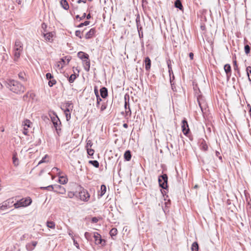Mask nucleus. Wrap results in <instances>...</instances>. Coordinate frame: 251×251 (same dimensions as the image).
<instances>
[{"label": "nucleus", "mask_w": 251, "mask_h": 251, "mask_svg": "<svg viewBox=\"0 0 251 251\" xmlns=\"http://www.w3.org/2000/svg\"><path fill=\"white\" fill-rule=\"evenodd\" d=\"M7 87L15 93H23L25 91V87L18 81L13 79H9L7 83Z\"/></svg>", "instance_id": "nucleus-1"}, {"label": "nucleus", "mask_w": 251, "mask_h": 251, "mask_svg": "<svg viewBox=\"0 0 251 251\" xmlns=\"http://www.w3.org/2000/svg\"><path fill=\"white\" fill-rule=\"evenodd\" d=\"M23 50V43L19 40H16L15 42L13 50L15 60H16L20 57L21 53L22 52Z\"/></svg>", "instance_id": "nucleus-2"}, {"label": "nucleus", "mask_w": 251, "mask_h": 251, "mask_svg": "<svg viewBox=\"0 0 251 251\" xmlns=\"http://www.w3.org/2000/svg\"><path fill=\"white\" fill-rule=\"evenodd\" d=\"M31 199L30 198H26L18 201L17 202L14 204V206L15 208H18L21 207L28 206L31 203Z\"/></svg>", "instance_id": "nucleus-3"}, {"label": "nucleus", "mask_w": 251, "mask_h": 251, "mask_svg": "<svg viewBox=\"0 0 251 251\" xmlns=\"http://www.w3.org/2000/svg\"><path fill=\"white\" fill-rule=\"evenodd\" d=\"M158 182L160 187L164 189L168 187V176L166 174H163L158 177Z\"/></svg>", "instance_id": "nucleus-4"}, {"label": "nucleus", "mask_w": 251, "mask_h": 251, "mask_svg": "<svg viewBox=\"0 0 251 251\" xmlns=\"http://www.w3.org/2000/svg\"><path fill=\"white\" fill-rule=\"evenodd\" d=\"M93 237L94 238L95 242L96 245H101L103 246L105 244V241L101 239V235L98 232H94Z\"/></svg>", "instance_id": "nucleus-5"}, {"label": "nucleus", "mask_w": 251, "mask_h": 251, "mask_svg": "<svg viewBox=\"0 0 251 251\" xmlns=\"http://www.w3.org/2000/svg\"><path fill=\"white\" fill-rule=\"evenodd\" d=\"M181 128L183 134L186 135L189 133L190 129L187 121L185 119H183L182 121Z\"/></svg>", "instance_id": "nucleus-6"}, {"label": "nucleus", "mask_w": 251, "mask_h": 251, "mask_svg": "<svg viewBox=\"0 0 251 251\" xmlns=\"http://www.w3.org/2000/svg\"><path fill=\"white\" fill-rule=\"evenodd\" d=\"M53 187V191L56 193L63 194L66 192L65 188L60 185H54Z\"/></svg>", "instance_id": "nucleus-7"}, {"label": "nucleus", "mask_w": 251, "mask_h": 251, "mask_svg": "<svg viewBox=\"0 0 251 251\" xmlns=\"http://www.w3.org/2000/svg\"><path fill=\"white\" fill-rule=\"evenodd\" d=\"M80 199L83 201H87L90 198V195L86 190H82L79 193Z\"/></svg>", "instance_id": "nucleus-8"}, {"label": "nucleus", "mask_w": 251, "mask_h": 251, "mask_svg": "<svg viewBox=\"0 0 251 251\" xmlns=\"http://www.w3.org/2000/svg\"><path fill=\"white\" fill-rule=\"evenodd\" d=\"M96 32V30L94 28H91L90 30L87 32L85 36L86 39H88L93 37Z\"/></svg>", "instance_id": "nucleus-9"}, {"label": "nucleus", "mask_w": 251, "mask_h": 251, "mask_svg": "<svg viewBox=\"0 0 251 251\" xmlns=\"http://www.w3.org/2000/svg\"><path fill=\"white\" fill-rule=\"evenodd\" d=\"M83 64L84 70L87 72L89 71L90 68V60H89V59H86L83 60Z\"/></svg>", "instance_id": "nucleus-10"}, {"label": "nucleus", "mask_w": 251, "mask_h": 251, "mask_svg": "<svg viewBox=\"0 0 251 251\" xmlns=\"http://www.w3.org/2000/svg\"><path fill=\"white\" fill-rule=\"evenodd\" d=\"M100 95L103 99L106 98L108 96L107 89L104 87H102L100 89Z\"/></svg>", "instance_id": "nucleus-11"}, {"label": "nucleus", "mask_w": 251, "mask_h": 251, "mask_svg": "<svg viewBox=\"0 0 251 251\" xmlns=\"http://www.w3.org/2000/svg\"><path fill=\"white\" fill-rule=\"evenodd\" d=\"M125 108L126 115L130 116L131 114V111L129 107V104L128 102L126 100H125Z\"/></svg>", "instance_id": "nucleus-12"}, {"label": "nucleus", "mask_w": 251, "mask_h": 251, "mask_svg": "<svg viewBox=\"0 0 251 251\" xmlns=\"http://www.w3.org/2000/svg\"><path fill=\"white\" fill-rule=\"evenodd\" d=\"M53 33L52 32H48L46 34H44V36L46 41L51 42L53 41Z\"/></svg>", "instance_id": "nucleus-13"}, {"label": "nucleus", "mask_w": 251, "mask_h": 251, "mask_svg": "<svg viewBox=\"0 0 251 251\" xmlns=\"http://www.w3.org/2000/svg\"><path fill=\"white\" fill-rule=\"evenodd\" d=\"M52 122L53 124L54 127L57 130V127L59 124H61V122L57 116L51 118Z\"/></svg>", "instance_id": "nucleus-14"}, {"label": "nucleus", "mask_w": 251, "mask_h": 251, "mask_svg": "<svg viewBox=\"0 0 251 251\" xmlns=\"http://www.w3.org/2000/svg\"><path fill=\"white\" fill-rule=\"evenodd\" d=\"M77 56L82 60L86 59H88L89 55L87 53H85L82 51H79L77 53Z\"/></svg>", "instance_id": "nucleus-15"}, {"label": "nucleus", "mask_w": 251, "mask_h": 251, "mask_svg": "<svg viewBox=\"0 0 251 251\" xmlns=\"http://www.w3.org/2000/svg\"><path fill=\"white\" fill-rule=\"evenodd\" d=\"M197 101L198 102V104L201 110V111H203V108H202V104H204V101L203 100V98L201 95H199L197 97Z\"/></svg>", "instance_id": "nucleus-16"}, {"label": "nucleus", "mask_w": 251, "mask_h": 251, "mask_svg": "<svg viewBox=\"0 0 251 251\" xmlns=\"http://www.w3.org/2000/svg\"><path fill=\"white\" fill-rule=\"evenodd\" d=\"M145 69L146 70H149L151 66V61L149 57H146L145 60Z\"/></svg>", "instance_id": "nucleus-17"}, {"label": "nucleus", "mask_w": 251, "mask_h": 251, "mask_svg": "<svg viewBox=\"0 0 251 251\" xmlns=\"http://www.w3.org/2000/svg\"><path fill=\"white\" fill-rule=\"evenodd\" d=\"M9 202L8 201H5L2 203L0 204V209L4 210L9 207Z\"/></svg>", "instance_id": "nucleus-18"}, {"label": "nucleus", "mask_w": 251, "mask_h": 251, "mask_svg": "<svg viewBox=\"0 0 251 251\" xmlns=\"http://www.w3.org/2000/svg\"><path fill=\"white\" fill-rule=\"evenodd\" d=\"M131 158V154L130 151L129 150L126 151L124 153L125 159L127 161H129V160H130Z\"/></svg>", "instance_id": "nucleus-19"}, {"label": "nucleus", "mask_w": 251, "mask_h": 251, "mask_svg": "<svg viewBox=\"0 0 251 251\" xmlns=\"http://www.w3.org/2000/svg\"><path fill=\"white\" fill-rule=\"evenodd\" d=\"M17 154L16 152H15L13 154V163L14 166H17L19 165V160L18 158L17 157Z\"/></svg>", "instance_id": "nucleus-20"}, {"label": "nucleus", "mask_w": 251, "mask_h": 251, "mask_svg": "<svg viewBox=\"0 0 251 251\" xmlns=\"http://www.w3.org/2000/svg\"><path fill=\"white\" fill-rule=\"evenodd\" d=\"M60 4L62 7L65 10H68L69 8L68 3L66 0H61L60 1Z\"/></svg>", "instance_id": "nucleus-21"}, {"label": "nucleus", "mask_w": 251, "mask_h": 251, "mask_svg": "<svg viewBox=\"0 0 251 251\" xmlns=\"http://www.w3.org/2000/svg\"><path fill=\"white\" fill-rule=\"evenodd\" d=\"M224 70L226 75L230 74L231 73V67L228 64H226L224 66Z\"/></svg>", "instance_id": "nucleus-22"}, {"label": "nucleus", "mask_w": 251, "mask_h": 251, "mask_svg": "<svg viewBox=\"0 0 251 251\" xmlns=\"http://www.w3.org/2000/svg\"><path fill=\"white\" fill-rule=\"evenodd\" d=\"M192 251H199V245L197 242H194L191 246Z\"/></svg>", "instance_id": "nucleus-23"}, {"label": "nucleus", "mask_w": 251, "mask_h": 251, "mask_svg": "<svg viewBox=\"0 0 251 251\" xmlns=\"http://www.w3.org/2000/svg\"><path fill=\"white\" fill-rule=\"evenodd\" d=\"M247 75L248 76V79L251 81V67L248 66L246 68Z\"/></svg>", "instance_id": "nucleus-24"}, {"label": "nucleus", "mask_w": 251, "mask_h": 251, "mask_svg": "<svg viewBox=\"0 0 251 251\" xmlns=\"http://www.w3.org/2000/svg\"><path fill=\"white\" fill-rule=\"evenodd\" d=\"M47 226L50 228L54 229L55 227V224L52 221H48L47 222Z\"/></svg>", "instance_id": "nucleus-25"}, {"label": "nucleus", "mask_w": 251, "mask_h": 251, "mask_svg": "<svg viewBox=\"0 0 251 251\" xmlns=\"http://www.w3.org/2000/svg\"><path fill=\"white\" fill-rule=\"evenodd\" d=\"M175 5L176 7L179 9L180 10H181L183 8V6L182 5V3L179 0H176L175 2Z\"/></svg>", "instance_id": "nucleus-26"}, {"label": "nucleus", "mask_w": 251, "mask_h": 251, "mask_svg": "<svg viewBox=\"0 0 251 251\" xmlns=\"http://www.w3.org/2000/svg\"><path fill=\"white\" fill-rule=\"evenodd\" d=\"M68 182V178L66 177L60 176L59 179V182L60 184H65Z\"/></svg>", "instance_id": "nucleus-27"}, {"label": "nucleus", "mask_w": 251, "mask_h": 251, "mask_svg": "<svg viewBox=\"0 0 251 251\" xmlns=\"http://www.w3.org/2000/svg\"><path fill=\"white\" fill-rule=\"evenodd\" d=\"M106 191V187L105 185H102L101 186V192L100 194L99 195L100 197H102L103 195H104Z\"/></svg>", "instance_id": "nucleus-28"}, {"label": "nucleus", "mask_w": 251, "mask_h": 251, "mask_svg": "<svg viewBox=\"0 0 251 251\" xmlns=\"http://www.w3.org/2000/svg\"><path fill=\"white\" fill-rule=\"evenodd\" d=\"M89 163L92 164L96 168H98L99 167V163L97 160H90L89 161Z\"/></svg>", "instance_id": "nucleus-29"}, {"label": "nucleus", "mask_w": 251, "mask_h": 251, "mask_svg": "<svg viewBox=\"0 0 251 251\" xmlns=\"http://www.w3.org/2000/svg\"><path fill=\"white\" fill-rule=\"evenodd\" d=\"M32 124V123L29 120H25L24 122V126H26L27 127H31V125Z\"/></svg>", "instance_id": "nucleus-30"}, {"label": "nucleus", "mask_w": 251, "mask_h": 251, "mask_svg": "<svg viewBox=\"0 0 251 251\" xmlns=\"http://www.w3.org/2000/svg\"><path fill=\"white\" fill-rule=\"evenodd\" d=\"M76 76L75 74H72L70 75V76L69 77L68 80L70 83H73L75 80L76 79Z\"/></svg>", "instance_id": "nucleus-31"}, {"label": "nucleus", "mask_w": 251, "mask_h": 251, "mask_svg": "<svg viewBox=\"0 0 251 251\" xmlns=\"http://www.w3.org/2000/svg\"><path fill=\"white\" fill-rule=\"evenodd\" d=\"M36 245H37L36 242L33 241L32 242V245L33 246V248H34L36 246ZM30 244H28L26 245V247L28 250H32L33 249V248H30Z\"/></svg>", "instance_id": "nucleus-32"}, {"label": "nucleus", "mask_w": 251, "mask_h": 251, "mask_svg": "<svg viewBox=\"0 0 251 251\" xmlns=\"http://www.w3.org/2000/svg\"><path fill=\"white\" fill-rule=\"evenodd\" d=\"M49 157L48 155L46 154L44 156V157L39 162L37 165H39L42 163L47 162L48 161L46 160V158Z\"/></svg>", "instance_id": "nucleus-33"}, {"label": "nucleus", "mask_w": 251, "mask_h": 251, "mask_svg": "<svg viewBox=\"0 0 251 251\" xmlns=\"http://www.w3.org/2000/svg\"><path fill=\"white\" fill-rule=\"evenodd\" d=\"M251 48L249 45H246L244 47L245 52L246 54H248L250 52Z\"/></svg>", "instance_id": "nucleus-34"}, {"label": "nucleus", "mask_w": 251, "mask_h": 251, "mask_svg": "<svg viewBox=\"0 0 251 251\" xmlns=\"http://www.w3.org/2000/svg\"><path fill=\"white\" fill-rule=\"evenodd\" d=\"M117 230L115 228H113L110 231V234L111 236L116 235L117 234Z\"/></svg>", "instance_id": "nucleus-35"}, {"label": "nucleus", "mask_w": 251, "mask_h": 251, "mask_svg": "<svg viewBox=\"0 0 251 251\" xmlns=\"http://www.w3.org/2000/svg\"><path fill=\"white\" fill-rule=\"evenodd\" d=\"M84 236L87 240H89L91 239L92 235V233H91L86 232L84 234Z\"/></svg>", "instance_id": "nucleus-36"}, {"label": "nucleus", "mask_w": 251, "mask_h": 251, "mask_svg": "<svg viewBox=\"0 0 251 251\" xmlns=\"http://www.w3.org/2000/svg\"><path fill=\"white\" fill-rule=\"evenodd\" d=\"M41 188L42 189H46V190H48L49 191H53V189H54L53 185H49L47 187H41Z\"/></svg>", "instance_id": "nucleus-37"}, {"label": "nucleus", "mask_w": 251, "mask_h": 251, "mask_svg": "<svg viewBox=\"0 0 251 251\" xmlns=\"http://www.w3.org/2000/svg\"><path fill=\"white\" fill-rule=\"evenodd\" d=\"M201 148L202 149V150L204 151H206L208 149V146L207 145L205 144V143L204 142H202L201 144Z\"/></svg>", "instance_id": "nucleus-38"}, {"label": "nucleus", "mask_w": 251, "mask_h": 251, "mask_svg": "<svg viewBox=\"0 0 251 251\" xmlns=\"http://www.w3.org/2000/svg\"><path fill=\"white\" fill-rule=\"evenodd\" d=\"M56 83V81L54 79H51L48 82V84L50 87L53 86Z\"/></svg>", "instance_id": "nucleus-39"}, {"label": "nucleus", "mask_w": 251, "mask_h": 251, "mask_svg": "<svg viewBox=\"0 0 251 251\" xmlns=\"http://www.w3.org/2000/svg\"><path fill=\"white\" fill-rule=\"evenodd\" d=\"M107 108V104L105 102H102V104H101V105L100 107V111L101 112L103 111L104 110H105Z\"/></svg>", "instance_id": "nucleus-40"}, {"label": "nucleus", "mask_w": 251, "mask_h": 251, "mask_svg": "<svg viewBox=\"0 0 251 251\" xmlns=\"http://www.w3.org/2000/svg\"><path fill=\"white\" fill-rule=\"evenodd\" d=\"M93 145V143L91 140H87L86 146V149H90Z\"/></svg>", "instance_id": "nucleus-41"}, {"label": "nucleus", "mask_w": 251, "mask_h": 251, "mask_svg": "<svg viewBox=\"0 0 251 251\" xmlns=\"http://www.w3.org/2000/svg\"><path fill=\"white\" fill-rule=\"evenodd\" d=\"M89 24H90V22L89 21H85L84 23L80 24L77 26V27H82V26H83L84 25L86 26V25H89Z\"/></svg>", "instance_id": "nucleus-42"}, {"label": "nucleus", "mask_w": 251, "mask_h": 251, "mask_svg": "<svg viewBox=\"0 0 251 251\" xmlns=\"http://www.w3.org/2000/svg\"><path fill=\"white\" fill-rule=\"evenodd\" d=\"M97 98V103H96V107L99 108L100 107V102L102 101L100 97H98Z\"/></svg>", "instance_id": "nucleus-43"}, {"label": "nucleus", "mask_w": 251, "mask_h": 251, "mask_svg": "<svg viewBox=\"0 0 251 251\" xmlns=\"http://www.w3.org/2000/svg\"><path fill=\"white\" fill-rule=\"evenodd\" d=\"M81 34H82V32H81V31H80V30L75 31V36L79 37L80 39L82 38Z\"/></svg>", "instance_id": "nucleus-44"}, {"label": "nucleus", "mask_w": 251, "mask_h": 251, "mask_svg": "<svg viewBox=\"0 0 251 251\" xmlns=\"http://www.w3.org/2000/svg\"><path fill=\"white\" fill-rule=\"evenodd\" d=\"M87 151V153L89 155H93L94 153V151L93 149H86Z\"/></svg>", "instance_id": "nucleus-45"}, {"label": "nucleus", "mask_w": 251, "mask_h": 251, "mask_svg": "<svg viewBox=\"0 0 251 251\" xmlns=\"http://www.w3.org/2000/svg\"><path fill=\"white\" fill-rule=\"evenodd\" d=\"M94 93H95L96 98L100 97L99 94L98 88L97 86H95V87H94Z\"/></svg>", "instance_id": "nucleus-46"}, {"label": "nucleus", "mask_w": 251, "mask_h": 251, "mask_svg": "<svg viewBox=\"0 0 251 251\" xmlns=\"http://www.w3.org/2000/svg\"><path fill=\"white\" fill-rule=\"evenodd\" d=\"M85 17H86V13H84L82 16H80V17H79V16L78 15H77L76 16L75 18H76V19L79 18L80 19V20H82L83 19H84L85 18Z\"/></svg>", "instance_id": "nucleus-47"}, {"label": "nucleus", "mask_w": 251, "mask_h": 251, "mask_svg": "<svg viewBox=\"0 0 251 251\" xmlns=\"http://www.w3.org/2000/svg\"><path fill=\"white\" fill-rule=\"evenodd\" d=\"M70 60H71V57H68V56H66L65 57V58H62V60L63 62L65 63L66 61L67 63H68L69 62Z\"/></svg>", "instance_id": "nucleus-48"}, {"label": "nucleus", "mask_w": 251, "mask_h": 251, "mask_svg": "<svg viewBox=\"0 0 251 251\" xmlns=\"http://www.w3.org/2000/svg\"><path fill=\"white\" fill-rule=\"evenodd\" d=\"M63 109V108H62ZM64 113H71V111L72 110V108H69L68 107H65L64 109H63Z\"/></svg>", "instance_id": "nucleus-49"}, {"label": "nucleus", "mask_w": 251, "mask_h": 251, "mask_svg": "<svg viewBox=\"0 0 251 251\" xmlns=\"http://www.w3.org/2000/svg\"><path fill=\"white\" fill-rule=\"evenodd\" d=\"M46 78L47 79H51L53 78V75L50 73H48L46 75Z\"/></svg>", "instance_id": "nucleus-50"}, {"label": "nucleus", "mask_w": 251, "mask_h": 251, "mask_svg": "<svg viewBox=\"0 0 251 251\" xmlns=\"http://www.w3.org/2000/svg\"><path fill=\"white\" fill-rule=\"evenodd\" d=\"M25 74L23 73H20L18 75V76H19V77L20 79H21V80H25V78H24V76H25Z\"/></svg>", "instance_id": "nucleus-51"}, {"label": "nucleus", "mask_w": 251, "mask_h": 251, "mask_svg": "<svg viewBox=\"0 0 251 251\" xmlns=\"http://www.w3.org/2000/svg\"><path fill=\"white\" fill-rule=\"evenodd\" d=\"M75 194L73 192H69L68 193L67 197H69L70 198H72L74 196Z\"/></svg>", "instance_id": "nucleus-52"}, {"label": "nucleus", "mask_w": 251, "mask_h": 251, "mask_svg": "<svg viewBox=\"0 0 251 251\" xmlns=\"http://www.w3.org/2000/svg\"><path fill=\"white\" fill-rule=\"evenodd\" d=\"M28 237V235L27 234H24L21 237V238H20V240L21 241H23V240H25L26 239H27Z\"/></svg>", "instance_id": "nucleus-53"}, {"label": "nucleus", "mask_w": 251, "mask_h": 251, "mask_svg": "<svg viewBox=\"0 0 251 251\" xmlns=\"http://www.w3.org/2000/svg\"><path fill=\"white\" fill-rule=\"evenodd\" d=\"M167 64H168V69H169V72L170 73V75H171V72L173 73L171 65V63H169L168 62H167Z\"/></svg>", "instance_id": "nucleus-54"}, {"label": "nucleus", "mask_w": 251, "mask_h": 251, "mask_svg": "<svg viewBox=\"0 0 251 251\" xmlns=\"http://www.w3.org/2000/svg\"><path fill=\"white\" fill-rule=\"evenodd\" d=\"M65 114L66 116L67 121H69L71 118V113H66Z\"/></svg>", "instance_id": "nucleus-55"}, {"label": "nucleus", "mask_w": 251, "mask_h": 251, "mask_svg": "<svg viewBox=\"0 0 251 251\" xmlns=\"http://www.w3.org/2000/svg\"><path fill=\"white\" fill-rule=\"evenodd\" d=\"M136 25H137V28L138 29H139V24H140V18H139V16H138L136 19Z\"/></svg>", "instance_id": "nucleus-56"}, {"label": "nucleus", "mask_w": 251, "mask_h": 251, "mask_svg": "<svg viewBox=\"0 0 251 251\" xmlns=\"http://www.w3.org/2000/svg\"><path fill=\"white\" fill-rule=\"evenodd\" d=\"M73 242H74V245L77 248V249H79V244L77 242V241L74 239V238H73Z\"/></svg>", "instance_id": "nucleus-57"}, {"label": "nucleus", "mask_w": 251, "mask_h": 251, "mask_svg": "<svg viewBox=\"0 0 251 251\" xmlns=\"http://www.w3.org/2000/svg\"><path fill=\"white\" fill-rule=\"evenodd\" d=\"M72 104L71 101H67L66 103H65V107H68L69 108H70V106Z\"/></svg>", "instance_id": "nucleus-58"}, {"label": "nucleus", "mask_w": 251, "mask_h": 251, "mask_svg": "<svg viewBox=\"0 0 251 251\" xmlns=\"http://www.w3.org/2000/svg\"><path fill=\"white\" fill-rule=\"evenodd\" d=\"M92 222L93 223H96L98 222V219L97 217H93L92 218Z\"/></svg>", "instance_id": "nucleus-59"}, {"label": "nucleus", "mask_w": 251, "mask_h": 251, "mask_svg": "<svg viewBox=\"0 0 251 251\" xmlns=\"http://www.w3.org/2000/svg\"><path fill=\"white\" fill-rule=\"evenodd\" d=\"M219 155H220V152H219L218 151H216V155L217 156H218V157H219V159L221 160H222V156H219Z\"/></svg>", "instance_id": "nucleus-60"}, {"label": "nucleus", "mask_w": 251, "mask_h": 251, "mask_svg": "<svg viewBox=\"0 0 251 251\" xmlns=\"http://www.w3.org/2000/svg\"><path fill=\"white\" fill-rule=\"evenodd\" d=\"M23 133L25 134V135H27L28 134V130H27V129L25 127H24V131H23Z\"/></svg>", "instance_id": "nucleus-61"}, {"label": "nucleus", "mask_w": 251, "mask_h": 251, "mask_svg": "<svg viewBox=\"0 0 251 251\" xmlns=\"http://www.w3.org/2000/svg\"><path fill=\"white\" fill-rule=\"evenodd\" d=\"M189 57H190L191 60L193 59V56H194L193 53H192V52L189 53Z\"/></svg>", "instance_id": "nucleus-62"}, {"label": "nucleus", "mask_w": 251, "mask_h": 251, "mask_svg": "<svg viewBox=\"0 0 251 251\" xmlns=\"http://www.w3.org/2000/svg\"><path fill=\"white\" fill-rule=\"evenodd\" d=\"M247 201L248 202V205L251 208V200L248 201V199H247Z\"/></svg>", "instance_id": "nucleus-63"}, {"label": "nucleus", "mask_w": 251, "mask_h": 251, "mask_svg": "<svg viewBox=\"0 0 251 251\" xmlns=\"http://www.w3.org/2000/svg\"><path fill=\"white\" fill-rule=\"evenodd\" d=\"M81 2H82L83 3H86V0H78L77 1V3H79Z\"/></svg>", "instance_id": "nucleus-64"}]
</instances>
